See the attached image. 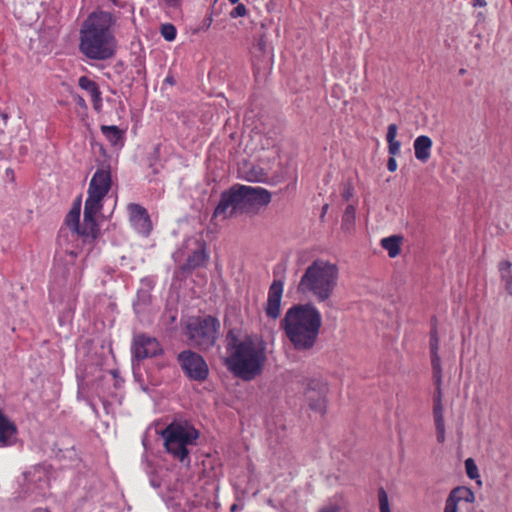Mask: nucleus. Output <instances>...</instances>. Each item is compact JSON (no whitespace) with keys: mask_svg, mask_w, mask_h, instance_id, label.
Here are the masks:
<instances>
[{"mask_svg":"<svg viewBox=\"0 0 512 512\" xmlns=\"http://www.w3.org/2000/svg\"><path fill=\"white\" fill-rule=\"evenodd\" d=\"M342 196L346 201H348L352 197V188L351 187L345 188L342 193Z\"/></svg>","mask_w":512,"mask_h":512,"instance_id":"42","label":"nucleus"},{"mask_svg":"<svg viewBox=\"0 0 512 512\" xmlns=\"http://www.w3.org/2000/svg\"><path fill=\"white\" fill-rule=\"evenodd\" d=\"M402 237L392 235L381 240V246L388 252L390 258L397 257L401 252Z\"/></svg>","mask_w":512,"mask_h":512,"instance_id":"23","label":"nucleus"},{"mask_svg":"<svg viewBox=\"0 0 512 512\" xmlns=\"http://www.w3.org/2000/svg\"><path fill=\"white\" fill-rule=\"evenodd\" d=\"M432 146L433 141L429 136H418L413 143L416 159L422 163H426L431 157Z\"/></svg>","mask_w":512,"mask_h":512,"instance_id":"20","label":"nucleus"},{"mask_svg":"<svg viewBox=\"0 0 512 512\" xmlns=\"http://www.w3.org/2000/svg\"><path fill=\"white\" fill-rule=\"evenodd\" d=\"M92 100V103H93V108L96 110V111H100L101 110V107H102V96L99 95V98H91Z\"/></svg>","mask_w":512,"mask_h":512,"instance_id":"38","label":"nucleus"},{"mask_svg":"<svg viewBox=\"0 0 512 512\" xmlns=\"http://www.w3.org/2000/svg\"><path fill=\"white\" fill-rule=\"evenodd\" d=\"M113 4L116 5V6H120L118 0H112Z\"/></svg>","mask_w":512,"mask_h":512,"instance_id":"50","label":"nucleus"},{"mask_svg":"<svg viewBox=\"0 0 512 512\" xmlns=\"http://www.w3.org/2000/svg\"><path fill=\"white\" fill-rule=\"evenodd\" d=\"M246 179L250 182H264L267 174L261 167L252 166L246 174Z\"/></svg>","mask_w":512,"mask_h":512,"instance_id":"26","label":"nucleus"},{"mask_svg":"<svg viewBox=\"0 0 512 512\" xmlns=\"http://www.w3.org/2000/svg\"><path fill=\"white\" fill-rule=\"evenodd\" d=\"M202 503H203V499H202V498H198V497H197V499H196V500L192 501V505H193L194 507H197V506H199V505H202Z\"/></svg>","mask_w":512,"mask_h":512,"instance_id":"44","label":"nucleus"},{"mask_svg":"<svg viewBox=\"0 0 512 512\" xmlns=\"http://www.w3.org/2000/svg\"><path fill=\"white\" fill-rule=\"evenodd\" d=\"M177 359L182 370L189 379L202 382L208 378V365L204 358L198 353L191 350H185L179 353Z\"/></svg>","mask_w":512,"mask_h":512,"instance_id":"9","label":"nucleus"},{"mask_svg":"<svg viewBox=\"0 0 512 512\" xmlns=\"http://www.w3.org/2000/svg\"><path fill=\"white\" fill-rule=\"evenodd\" d=\"M429 339H439L438 335V329L435 324L432 325L430 333H429Z\"/></svg>","mask_w":512,"mask_h":512,"instance_id":"40","label":"nucleus"},{"mask_svg":"<svg viewBox=\"0 0 512 512\" xmlns=\"http://www.w3.org/2000/svg\"><path fill=\"white\" fill-rule=\"evenodd\" d=\"M229 2H230L231 4H237V3L239 2V0H229Z\"/></svg>","mask_w":512,"mask_h":512,"instance_id":"49","label":"nucleus"},{"mask_svg":"<svg viewBox=\"0 0 512 512\" xmlns=\"http://www.w3.org/2000/svg\"><path fill=\"white\" fill-rule=\"evenodd\" d=\"M78 85L81 89L87 91L90 94L91 98L98 99L99 95H102L98 84L95 81L88 78L87 76H81L78 79Z\"/></svg>","mask_w":512,"mask_h":512,"instance_id":"25","label":"nucleus"},{"mask_svg":"<svg viewBox=\"0 0 512 512\" xmlns=\"http://www.w3.org/2000/svg\"><path fill=\"white\" fill-rule=\"evenodd\" d=\"M475 501L474 492L465 486L453 488L445 501L443 512H458L460 502L473 503Z\"/></svg>","mask_w":512,"mask_h":512,"instance_id":"15","label":"nucleus"},{"mask_svg":"<svg viewBox=\"0 0 512 512\" xmlns=\"http://www.w3.org/2000/svg\"><path fill=\"white\" fill-rule=\"evenodd\" d=\"M319 512H340V508L337 505H329L323 507Z\"/></svg>","mask_w":512,"mask_h":512,"instance_id":"39","label":"nucleus"},{"mask_svg":"<svg viewBox=\"0 0 512 512\" xmlns=\"http://www.w3.org/2000/svg\"><path fill=\"white\" fill-rule=\"evenodd\" d=\"M247 14V8L244 4L239 3L231 12L232 18L244 17Z\"/></svg>","mask_w":512,"mask_h":512,"instance_id":"31","label":"nucleus"},{"mask_svg":"<svg viewBox=\"0 0 512 512\" xmlns=\"http://www.w3.org/2000/svg\"><path fill=\"white\" fill-rule=\"evenodd\" d=\"M397 161L395 159V157H390L388 159V162H387V169L390 171V172H395L397 170Z\"/></svg>","mask_w":512,"mask_h":512,"instance_id":"37","label":"nucleus"},{"mask_svg":"<svg viewBox=\"0 0 512 512\" xmlns=\"http://www.w3.org/2000/svg\"><path fill=\"white\" fill-rule=\"evenodd\" d=\"M199 431L187 422H171L161 433L166 451L173 458L190 462V446L196 444Z\"/></svg>","mask_w":512,"mask_h":512,"instance_id":"5","label":"nucleus"},{"mask_svg":"<svg viewBox=\"0 0 512 512\" xmlns=\"http://www.w3.org/2000/svg\"><path fill=\"white\" fill-rule=\"evenodd\" d=\"M499 272L500 275L504 273L512 272V263L508 260H504L499 263Z\"/></svg>","mask_w":512,"mask_h":512,"instance_id":"35","label":"nucleus"},{"mask_svg":"<svg viewBox=\"0 0 512 512\" xmlns=\"http://www.w3.org/2000/svg\"><path fill=\"white\" fill-rule=\"evenodd\" d=\"M80 211L81 203L80 200H78L73 204L65 219L66 225L73 231V233H75L80 226Z\"/></svg>","mask_w":512,"mask_h":512,"instance_id":"24","label":"nucleus"},{"mask_svg":"<svg viewBox=\"0 0 512 512\" xmlns=\"http://www.w3.org/2000/svg\"><path fill=\"white\" fill-rule=\"evenodd\" d=\"M208 260V254L205 248L194 250L187 258L186 263L182 266L183 271H192L196 268L204 266Z\"/></svg>","mask_w":512,"mask_h":512,"instance_id":"22","label":"nucleus"},{"mask_svg":"<svg viewBox=\"0 0 512 512\" xmlns=\"http://www.w3.org/2000/svg\"><path fill=\"white\" fill-rule=\"evenodd\" d=\"M220 327L216 317H192L187 322L186 335L191 345L200 350H208L216 344Z\"/></svg>","mask_w":512,"mask_h":512,"instance_id":"6","label":"nucleus"},{"mask_svg":"<svg viewBox=\"0 0 512 512\" xmlns=\"http://www.w3.org/2000/svg\"><path fill=\"white\" fill-rule=\"evenodd\" d=\"M101 209V207L97 206L84 205L83 223L80 224L79 229L75 232L83 238L84 242L91 243L97 238L99 227L96 222V215Z\"/></svg>","mask_w":512,"mask_h":512,"instance_id":"11","label":"nucleus"},{"mask_svg":"<svg viewBox=\"0 0 512 512\" xmlns=\"http://www.w3.org/2000/svg\"><path fill=\"white\" fill-rule=\"evenodd\" d=\"M465 73H466V70H465L464 68H461V69L459 70V74H460V75H464Z\"/></svg>","mask_w":512,"mask_h":512,"instance_id":"48","label":"nucleus"},{"mask_svg":"<svg viewBox=\"0 0 512 512\" xmlns=\"http://www.w3.org/2000/svg\"><path fill=\"white\" fill-rule=\"evenodd\" d=\"M487 5L486 0H473L474 7H485Z\"/></svg>","mask_w":512,"mask_h":512,"instance_id":"43","label":"nucleus"},{"mask_svg":"<svg viewBox=\"0 0 512 512\" xmlns=\"http://www.w3.org/2000/svg\"><path fill=\"white\" fill-rule=\"evenodd\" d=\"M327 392V386L321 381L312 380L306 391V399L308 401L309 407L311 410L319 412L321 414L325 413L326 409V399L325 395Z\"/></svg>","mask_w":512,"mask_h":512,"instance_id":"13","label":"nucleus"},{"mask_svg":"<svg viewBox=\"0 0 512 512\" xmlns=\"http://www.w3.org/2000/svg\"><path fill=\"white\" fill-rule=\"evenodd\" d=\"M356 209L354 205H348L342 216V227H347L354 224Z\"/></svg>","mask_w":512,"mask_h":512,"instance_id":"27","label":"nucleus"},{"mask_svg":"<svg viewBox=\"0 0 512 512\" xmlns=\"http://www.w3.org/2000/svg\"><path fill=\"white\" fill-rule=\"evenodd\" d=\"M77 103H78L80 106H83V107H85V106H86L85 100H84L81 96H78Z\"/></svg>","mask_w":512,"mask_h":512,"instance_id":"45","label":"nucleus"},{"mask_svg":"<svg viewBox=\"0 0 512 512\" xmlns=\"http://www.w3.org/2000/svg\"><path fill=\"white\" fill-rule=\"evenodd\" d=\"M257 46L259 48V50L261 51H265L266 49V41H265V38L264 36H261L258 41H257Z\"/></svg>","mask_w":512,"mask_h":512,"instance_id":"41","label":"nucleus"},{"mask_svg":"<svg viewBox=\"0 0 512 512\" xmlns=\"http://www.w3.org/2000/svg\"><path fill=\"white\" fill-rule=\"evenodd\" d=\"M327 209H328V205L326 204L322 208V215H324L326 213Z\"/></svg>","mask_w":512,"mask_h":512,"instance_id":"47","label":"nucleus"},{"mask_svg":"<svg viewBox=\"0 0 512 512\" xmlns=\"http://www.w3.org/2000/svg\"><path fill=\"white\" fill-rule=\"evenodd\" d=\"M112 184L111 170L109 165H102L92 176L89 187L88 196L85 204L90 206L103 207V199L108 194Z\"/></svg>","mask_w":512,"mask_h":512,"instance_id":"8","label":"nucleus"},{"mask_svg":"<svg viewBox=\"0 0 512 512\" xmlns=\"http://www.w3.org/2000/svg\"><path fill=\"white\" fill-rule=\"evenodd\" d=\"M130 222L132 226L141 234L148 236L152 230V222L147 210L136 203L128 205Z\"/></svg>","mask_w":512,"mask_h":512,"instance_id":"14","label":"nucleus"},{"mask_svg":"<svg viewBox=\"0 0 512 512\" xmlns=\"http://www.w3.org/2000/svg\"><path fill=\"white\" fill-rule=\"evenodd\" d=\"M237 212H239V208L232 186L229 190L224 191L221 194L220 201L214 210L213 217L227 219Z\"/></svg>","mask_w":512,"mask_h":512,"instance_id":"16","label":"nucleus"},{"mask_svg":"<svg viewBox=\"0 0 512 512\" xmlns=\"http://www.w3.org/2000/svg\"><path fill=\"white\" fill-rule=\"evenodd\" d=\"M440 339H429V351L432 368V379L434 384V391L442 390L443 372L441 365V358L439 355Z\"/></svg>","mask_w":512,"mask_h":512,"instance_id":"17","label":"nucleus"},{"mask_svg":"<svg viewBox=\"0 0 512 512\" xmlns=\"http://www.w3.org/2000/svg\"><path fill=\"white\" fill-rule=\"evenodd\" d=\"M165 81L171 85L174 84V79L172 76H167Z\"/></svg>","mask_w":512,"mask_h":512,"instance_id":"46","label":"nucleus"},{"mask_svg":"<svg viewBox=\"0 0 512 512\" xmlns=\"http://www.w3.org/2000/svg\"><path fill=\"white\" fill-rule=\"evenodd\" d=\"M162 37L167 41H173L176 38L177 30L173 24H163L160 29Z\"/></svg>","mask_w":512,"mask_h":512,"instance_id":"28","label":"nucleus"},{"mask_svg":"<svg viewBox=\"0 0 512 512\" xmlns=\"http://www.w3.org/2000/svg\"><path fill=\"white\" fill-rule=\"evenodd\" d=\"M225 365L236 377L250 381L259 376L266 363V345L250 337L240 340L236 330L226 334Z\"/></svg>","mask_w":512,"mask_h":512,"instance_id":"2","label":"nucleus"},{"mask_svg":"<svg viewBox=\"0 0 512 512\" xmlns=\"http://www.w3.org/2000/svg\"><path fill=\"white\" fill-rule=\"evenodd\" d=\"M397 130H398V127L396 124H390L388 126V130H387V135H386V141L387 143L389 142H395L397 141L396 140V136H397Z\"/></svg>","mask_w":512,"mask_h":512,"instance_id":"32","label":"nucleus"},{"mask_svg":"<svg viewBox=\"0 0 512 512\" xmlns=\"http://www.w3.org/2000/svg\"><path fill=\"white\" fill-rule=\"evenodd\" d=\"M101 133L112 146H123L125 142V130L115 125H101Z\"/></svg>","mask_w":512,"mask_h":512,"instance_id":"21","label":"nucleus"},{"mask_svg":"<svg viewBox=\"0 0 512 512\" xmlns=\"http://www.w3.org/2000/svg\"><path fill=\"white\" fill-rule=\"evenodd\" d=\"M380 512H391L387 492L384 488L378 490Z\"/></svg>","mask_w":512,"mask_h":512,"instance_id":"30","label":"nucleus"},{"mask_svg":"<svg viewBox=\"0 0 512 512\" xmlns=\"http://www.w3.org/2000/svg\"><path fill=\"white\" fill-rule=\"evenodd\" d=\"M233 189L241 213L252 212L271 202V193L265 188L236 184Z\"/></svg>","mask_w":512,"mask_h":512,"instance_id":"7","label":"nucleus"},{"mask_svg":"<svg viewBox=\"0 0 512 512\" xmlns=\"http://www.w3.org/2000/svg\"><path fill=\"white\" fill-rule=\"evenodd\" d=\"M165 3V6L168 8H179L182 4V0H163Z\"/></svg>","mask_w":512,"mask_h":512,"instance_id":"36","label":"nucleus"},{"mask_svg":"<svg viewBox=\"0 0 512 512\" xmlns=\"http://www.w3.org/2000/svg\"><path fill=\"white\" fill-rule=\"evenodd\" d=\"M339 280V268L324 259L314 260L305 270L298 283V292L325 302L334 293Z\"/></svg>","mask_w":512,"mask_h":512,"instance_id":"4","label":"nucleus"},{"mask_svg":"<svg viewBox=\"0 0 512 512\" xmlns=\"http://www.w3.org/2000/svg\"><path fill=\"white\" fill-rule=\"evenodd\" d=\"M17 427L1 410H0V446H11L16 442Z\"/></svg>","mask_w":512,"mask_h":512,"instance_id":"19","label":"nucleus"},{"mask_svg":"<svg viewBox=\"0 0 512 512\" xmlns=\"http://www.w3.org/2000/svg\"><path fill=\"white\" fill-rule=\"evenodd\" d=\"M132 352L135 358L143 360L160 355L163 349L155 337L141 333L133 339Z\"/></svg>","mask_w":512,"mask_h":512,"instance_id":"10","label":"nucleus"},{"mask_svg":"<svg viewBox=\"0 0 512 512\" xmlns=\"http://www.w3.org/2000/svg\"><path fill=\"white\" fill-rule=\"evenodd\" d=\"M501 279L505 283V289L509 295H512V272L501 274Z\"/></svg>","mask_w":512,"mask_h":512,"instance_id":"33","label":"nucleus"},{"mask_svg":"<svg viewBox=\"0 0 512 512\" xmlns=\"http://www.w3.org/2000/svg\"><path fill=\"white\" fill-rule=\"evenodd\" d=\"M443 391H434L433 393V419L436 429V438L439 443L445 441V422L443 414Z\"/></svg>","mask_w":512,"mask_h":512,"instance_id":"18","label":"nucleus"},{"mask_svg":"<svg viewBox=\"0 0 512 512\" xmlns=\"http://www.w3.org/2000/svg\"><path fill=\"white\" fill-rule=\"evenodd\" d=\"M116 17L111 12L96 10L83 21L79 31V50L91 60H107L115 55Z\"/></svg>","mask_w":512,"mask_h":512,"instance_id":"1","label":"nucleus"},{"mask_svg":"<svg viewBox=\"0 0 512 512\" xmlns=\"http://www.w3.org/2000/svg\"><path fill=\"white\" fill-rule=\"evenodd\" d=\"M284 291V282L275 279L268 290V297L264 306L265 314L268 318L276 320L281 313V300Z\"/></svg>","mask_w":512,"mask_h":512,"instance_id":"12","label":"nucleus"},{"mask_svg":"<svg viewBox=\"0 0 512 512\" xmlns=\"http://www.w3.org/2000/svg\"><path fill=\"white\" fill-rule=\"evenodd\" d=\"M401 143L399 141L389 142L388 143V152L391 157H395L400 153Z\"/></svg>","mask_w":512,"mask_h":512,"instance_id":"34","label":"nucleus"},{"mask_svg":"<svg viewBox=\"0 0 512 512\" xmlns=\"http://www.w3.org/2000/svg\"><path fill=\"white\" fill-rule=\"evenodd\" d=\"M280 325L296 350L308 351L318 340L322 316L318 308L311 303L296 304L287 310Z\"/></svg>","mask_w":512,"mask_h":512,"instance_id":"3","label":"nucleus"},{"mask_svg":"<svg viewBox=\"0 0 512 512\" xmlns=\"http://www.w3.org/2000/svg\"><path fill=\"white\" fill-rule=\"evenodd\" d=\"M465 469L466 474L470 479L475 480L480 477L478 467L472 458L465 460Z\"/></svg>","mask_w":512,"mask_h":512,"instance_id":"29","label":"nucleus"}]
</instances>
